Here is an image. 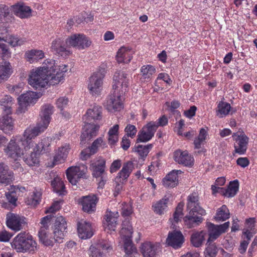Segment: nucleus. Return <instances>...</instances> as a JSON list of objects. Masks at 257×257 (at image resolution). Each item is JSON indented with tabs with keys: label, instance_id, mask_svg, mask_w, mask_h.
I'll use <instances>...</instances> for the list:
<instances>
[{
	"label": "nucleus",
	"instance_id": "1",
	"mask_svg": "<svg viewBox=\"0 0 257 257\" xmlns=\"http://www.w3.org/2000/svg\"><path fill=\"white\" fill-rule=\"evenodd\" d=\"M54 107L51 104L44 105L40 114V120L34 127H28L24 132L28 138L36 137L46 130L51 120Z\"/></svg>",
	"mask_w": 257,
	"mask_h": 257
},
{
	"label": "nucleus",
	"instance_id": "2",
	"mask_svg": "<svg viewBox=\"0 0 257 257\" xmlns=\"http://www.w3.org/2000/svg\"><path fill=\"white\" fill-rule=\"evenodd\" d=\"M50 77V85L59 84L64 78V75L68 70V66L62 64L56 65L55 61L47 59L43 62L42 66L39 67Z\"/></svg>",
	"mask_w": 257,
	"mask_h": 257
},
{
	"label": "nucleus",
	"instance_id": "3",
	"mask_svg": "<svg viewBox=\"0 0 257 257\" xmlns=\"http://www.w3.org/2000/svg\"><path fill=\"white\" fill-rule=\"evenodd\" d=\"M11 246L17 252H34L37 250V242L25 232L18 234L14 238Z\"/></svg>",
	"mask_w": 257,
	"mask_h": 257
},
{
	"label": "nucleus",
	"instance_id": "4",
	"mask_svg": "<svg viewBox=\"0 0 257 257\" xmlns=\"http://www.w3.org/2000/svg\"><path fill=\"white\" fill-rule=\"evenodd\" d=\"M25 136V132L21 138L22 145L24 146L25 154H26L24 157L25 162L30 166H33L38 164L39 156L40 153L36 152L34 147V142L32 141L35 137L28 138Z\"/></svg>",
	"mask_w": 257,
	"mask_h": 257
},
{
	"label": "nucleus",
	"instance_id": "5",
	"mask_svg": "<svg viewBox=\"0 0 257 257\" xmlns=\"http://www.w3.org/2000/svg\"><path fill=\"white\" fill-rule=\"evenodd\" d=\"M133 233V228L130 221L125 219L122 223L120 235L123 242V247L126 254L129 255L137 251L136 247L131 239Z\"/></svg>",
	"mask_w": 257,
	"mask_h": 257
},
{
	"label": "nucleus",
	"instance_id": "6",
	"mask_svg": "<svg viewBox=\"0 0 257 257\" xmlns=\"http://www.w3.org/2000/svg\"><path fill=\"white\" fill-rule=\"evenodd\" d=\"M50 77L39 67L31 71L28 78L29 84L36 89L50 85Z\"/></svg>",
	"mask_w": 257,
	"mask_h": 257
},
{
	"label": "nucleus",
	"instance_id": "7",
	"mask_svg": "<svg viewBox=\"0 0 257 257\" xmlns=\"http://www.w3.org/2000/svg\"><path fill=\"white\" fill-rule=\"evenodd\" d=\"M87 172V167L84 164H81L78 166H71L68 168L66 174L69 182L73 185H76L78 179L84 178Z\"/></svg>",
	"mask_w": 257,
	"mask_h": 257
},
{
	"label": "nucleus",
	"instance_id": "8",
	"mask_svg": "<svg viewBox=\"0 0 257 257\" xmlns=\"http://www.w3.org/2000/svg\"><path fill=\"white\" fill-rule=\"evenodd\" d=\"M91 41L85 35L75 34L67 39L66 44L79 50L84 49L91 45Z\"/></svg>",
	"mask_w": 257,
	"mask_h": 257
},
{
	"label": "nucleus",
	"instance_id": "9",
	"mask_svg": "<svg viewBox=\"0 0 257 257\" xmlns=\"http://www.w3.org/2000/svg\"><path fill=\"white\" fill-rule=\"evenodd\" d=\"M127 76L128 74L124 71L115 72L113 76V89L120 90L121 93H125L128 89L129 79Z\"/></svg>",
	"mask_w": 257,
	"mask_h": 257
},
{
	"label": "nucleus",
	"instance_id": "10",
	"mask_svg": "<svg viewBox=\"0 0 257 257\" xmlns=\"http://www.w3.org/2000/svg\"><path fill=\"white\" fill-rule=\"evenodd\" d=\"M41 95L40 93L31 91L21 95L18 98L19 103L18 111L21 113L25 112L27 106L31 103H35Z\"/></svg>",
	"mask_w": 257,
	"mask_h": 257
},
{
	"label": "nucleus",
	"instance_id": "11",
	"mask_svg": "<svg viewBox=\"0 0 257 257\" xmlns=\"http://www.w3.org/2000/svg\"><path fill=\"white\" fill-rule=\"evenodd\" d=\"M20 143L22 144L21 139L18 142L12 140L4 149L6 155L14 161L19 160L25 154L23 150L20 147Z\"/></svg>",
	"mask_w": 257,
	"mask_h": 257
},
{
	"label": "nucleus",
	"instance_id": "12",
	"mask_svg": "<svg viewBox=\"0 0 257 257\" xmlns=\"http://www.w3.org/2000/svg\"><path fill=\"white\" fill-rule=\"evenodd\" d=\"M229 224L228 221L221 225H215L210 223L208 225L209 235L208 242L213 241L217 239L222 233L225 232L229 226Z\"/></svg>",
	"mask_w": 257,
	"mask_h": 257
},
{
	"label": "nucleus",
	"instance_id": "13",
	"mask_svg": "<svg viewBox=\"0 0 257 257\" xmlns=\"http://www.w3.org/2000/svg\"><path fill=\"white\" fill-rule=\"evenodd\" d=\"M26 223L25 218L23 216L12 213H9L7 215V225L13 230H20Z\"/></svg>",
	"mask_w": 257,
	"mask_h": 257
},
{
	"label": "nucleus",
	"instance_id": "14",
	"mask_svg": "<svg viewBox=\"0 0 257 257\" xmlns=\"http://www.w3.org/2000/svg\"><path fill=\"white\" fill-rule=\"evenodd\" d=\"M103 77L101 73L97 72L89 78L88 88L92 95L100 93L102 89Z\"/></svg>",
	"mask_w": 257,
	"mask_h": 257
},
{
	"label": "nucleus",
	"instance_id": "15",
	"mask_svg": "<svg viewBox=\"0 0 257 257\" xmlns=\"http://www.w3.org/2000/svg\"><path fill=\"white\" fill-rule=\"evenodd\" d=\"M67 223L64 217L59 216L56 217L54 223V229L53 234L57 236L56 240L59 241H63L65 232H66Z\"/></svg>",
	"mask_w": 257,
	"mask_h": 257
},
{
	"label": "nucleus",
	"instance_id": "16",
	"mask_svg": "<svg viewBox=\"0 0 257 257\" xmlns=\"http://www.w3.org/2000/svg\"><path fill=\"white\" fill-rule=\"evenodd\" d=\"M174 158L176 162L186 167H191L194 164V158L187 151L177 150L174 152Z\"/></svg>",
	"mask_w": 257,
	"mask_h": 257
},
{
	"label": "nucleus",
	"instance_id": "17",
	"mask_svg": "<svg viewBox=\"0 0 257 257\" xmlns=\"http://www.w3.org/2000/svg\"><path fill=\"white\" fill-rule=\"evenodd\" d=\"M184 241L183 235L180 231L169 232L166 239V243L175 249L181 247Z\"/></svg>",
	"mask_w": 257,
	"mask_h": 257
},
{
	"label": "nucleus",
	"instance_id": "18",
	"mask_svg": "<svg viewBox=\"0 0 257 257\" xmlns=\"http://www.w3.org/2000/svg\"><path fill=\"white\" fill-rule=\"evenodd\" d=\"M124 93H121L120 90H113V93L110 95L107 101L108 105L112 109L119 111L122 108V96Z\"/></svg>",
	"mask_w": 257,
	"mask_h": 257
},
{
	"label": "nucleus",
	"instance_id": "19",
	"mask_svg": "<svg viewBox=\"0 0 257 257\" xmlns=\"http://www.w3.org/2000/svg\"><path fill=\"white\" fill-rule=\"evenodd\" d=\"M83 210L88 213H91L95 210L96 205V197L94 195L83 196L80 201Z\"/></svg>",
	"mask_w": 257,
	"mask_h": 257
},
{
	"label": "nucleus",
	"instance_id": "20",
	"mask_svg": "<svg viewBox=\"0 0 257 257\" xmlns=\"http://www.w3.org/2000/svg\"><path fill=\"white\" fill-rule=\"evenodd\" d=\"M105 168V160L100 157L94 160L90 165L92 175L96 178L99 177L103 174Z\"/></svg>",
	"mask_w": 257,
	"mask_h": 257
},
{
	"label": "nucleus",
	"instance_id": "21",
	"mask_svg": "<svg viewBox=\"0 0 257 257\" xmlns=\"http://www.w3.org/2000/svg\"><path fill=\"white\" fill-rule=\"evenodd\" d=\"M12 7L14 14L21 19L28 18L32 16V9L24 3H18Z\"/></svg>",
	"mask_w": 257,
	"mask_h": 257
},
{
	"label": "nucleus",
	"instance_id": "22",
	"mask_svg": "<svg viewBox=\"0 0 257 257\" xmlns=\"http://www.w3.org/2000/svg\"><path fill=\"white\" fill-rule=\"evenodd\" d=\"M160 249L158 243L146 242L142 244L141 252L144 257H156Z\"/></svg>",
	"mask_w": 257,
	"mask_h": 257
},
{
	"label": "nucleus",
	"instance_id": "23",
	"mask_svg": "<svg viewBox=\"0 0 257 257\" xmlns=\"http://www.w3.org/2000/svg\"><path fill=\"white\" fill-rule=\"evenodd\" d=\"M66 40L67 39H65L63 37H57L52 42L51 49L52 51L62 56L64 53L67 51V46H69L66 44Z\"/></svg>",
	"mask_w": 257,
	"mask_h": 257
},
{
	"label": "nucleus",
	"instance_id": "24",
	"mask_svg": "<svg viewBox=\"0 0 257 257\" xmlns=\"http://www.w3.org/2000/svg\"><path fill=\"white\" fill-rule=\"evenodd\" d=\"M118 216L116 211H107L105 215L104 226L105 230L108 231H114L117 225V219Z\"/></svg>",
	"mask_w": 257,
	"mask_h": 257
},
{
	"label": "nucleus",
	"instance_id": "25",
	"mask_svg": "<svg viewBox=\"0 0 257 257\" xmlns=\"http://www.w3.org/2000/svg\"><path fill=\"white\" fill-rule=\"evenodd\" d=\"M78 235L81 239L90 238L93 234V229L89 222L81 221L78 223Z\"/></svg>",
	"mask_w": 257,
	"mask_h": 257
},
{
	"label": "nucleus",
	"instance_id": "26",
	"mask_svg": "<svg viewBox=\"0 0 257 257\" xmlns=\"http://www.w3.org/2000/svg\"><path fill=\"white\" fill-rule=\"evenodd\" d=\"M102 107L99 106H94L92 108L87 110L83 119L85 123L92 122V121L99 120L101 118Z\"/></svg>",
	"mask_w": 257,
	"mask_h": 257
},
{
	"label": "nucleus",
	"instance_id": "27",
	"mask_svg": "<svg viewBox=\"0 0 257 257\" xmlns=\"http://www.w3.org/2000/svg\"><path fill=\"white\" fill-rule=\"evenodd\" d=\"M92 122L86 123L84 126V131L81 135L80 144H85V141L90 140L92 137L95 136L98 130L99 126L92 124Z\"/></svg>",
	"mask_w": 257,
	"mask_h": 257
},
{
	"label": "nucleus",
	"instance_id": "28",
	"mask_svg": "<svg viewBox=\"0 0 257 257\" xmlns=\"http://www.w3.org/2000/svg\"><path fill=\"white\" fill-rule=\"evenodd\" d=\"M195 213L196 212L189 211L188 214L183 218L185 225L187 228L195 227L202 222L203 217L201 216H197Z\"/></svg>",
	"mask_w": 257,
	"mask_h": 257
},
{
	"label": "nucleus",
	"instance_id": "29",
	"mask_svg": "<svg viewBox=\"0 0 257 257\" xmlns=\"http://www.w3.org/2000/svg\"><path fill=\"white\" fill-rule=\"evenodd\" d=\"M171 196V194H166L163 198L154 203L152 206L154 212L159 215L164 214L167 209L169 200Z\"/></svg>",
	"mask_w": 257,
	"mask_h": 257
},
{
	"label": "nucleus",
	"instance_id": "30",
	"mask_svg": "<svg viewBox=\"0 0 257 257\" xmlns=\"http://www.w3.org/2000/svg\"><path fill=\"white\" fill-rule=\"evenodd\" d=\"M181 170H173L163 180V185L167 188H174L178 184V175L181 174Z\"/></svg>",
	"mask_w": 257,
	"mask_h": 257
},
{
	"label": "nucleus",
	"instance_id": "31",
	"mask_svg": "<svg viewBox=\"0 0 257 257\" xmlns=\"http://www.w3.org/2000/svg\"><path fill=\"white\" fill-rule=\"evenodd\" d=\"M14 179L13 173L9 167L4 163L0 164V184H8Z\"/></svg>",
	"mask_w": 257,
	"mask_h": 257
},
{
	"label": "nucleus",
	"instance_id": "32",
	"mask_svg": "<svg viewBox=\"0 0 257 257\" xmlns=\"http://www.w3.org/2000/svg\"><path fill=\"white\" fill-rule=\"evenodd\" d=\"M69 150L70 147L68 144L59 148L54 157L53 162L51 167H53L56 164L64 162L67 158Z\"/></svg>",
	"mask_w": 257,
	"mask_h": 257
},
{
	"label": "nucleus",
	"instance_id": "33",
	"mask_svg": "<svg viewBox=\"0 0 257 257\" xmlns=\"http://www.w3.org/2000/svg\"><path fill=\"white\" fill-rule=\"evenodd\" d=\"M237 145L234 146L235 153L239 155L245 154L247 150L248 138L243 133L238 135V139H235Z\"/></svg>",
	"mask_w": 257,
	"mask_h": 257
},
{
	"label": "nucleus",
	"instance_id": "34",
	"mask_svg": "<svg viewBox=\"0 0 257 257\" xmlns=\"http://www.w3.org/2000/svg\"><path fill=\"white\" fill-rule=\"evenodd\" d=\"M134 164L131 161H127L123 164L122 168L118 173L117 177L115 179L116 182H121V179L124 181L127 179L130 174L134 169Z\"/></svg>",
	"mask_w": 257,
	"mask_h": 257
},
{
	"label": "nucleus",
	"instance_id": "35",
	"mask_svg": "<svg viewBox=\"0 0 257 257\" xmlns=\"http://www.w3.org/2000/svg\"><path fill=\"white\" fill-rule=\"evenodd\" d=\"M14 128L13 120L9 114H6L0 118V129L6 134L10 133Z\"/></svg>",
	"mask_w": 257,
	"mask_h": 257
},
{
	"label": "nucleus",
	"instance_id": "36",
	"mask_svg": "<svg viewBox=\"0 0 257 257\" xmlns=\"http://www.w3.org/2000/svg\"><path fill=\"white\" fill-rule=\"evenodd\" d=\"M132 57L131 51L126 47H121L117 51L116 59L118 63H129Z\"/></svg>",
	"mask_w": 257,
	"mask_h": 257
},
{
	"label": "nucleus",
	"instance_id": "37",
	"mask_svg": "<svg viewBox=\"0 0 257 257\" xmlns=\"http://www.w3.org/2000/svg\"><path fill=\"white\" fill-rule=\"evenodd\" d=\"M38 236L40 242L45 246H52L54 242L61 243L62 241H59L56 240L57 236L54 234V237H52L50 231H45L44 235H41L40 232H38Z\"/></svg>",
	"mask_w": 257,
	"mask_h": 257
},
{
	"label": "nucleus",
	"instance_id": "38",
	"mask_svg": "<svg viewBox=\"0 0 257 257\" xmlns=\"http://www.w3.org/2000/svg\"><path fill=\"white\" fill-rule=\"evenodd\" d=\"M44 57V53L42 50H31L25 53V57L30 63L37 62Z\"/></svg>",
	"mask_w": 257,
	"mask_h": 257
},
{
	"label": "nucleus",
	"instance_id": "39",
	"mask_svg": "<svg viewBox=\"0 0 257 257\" xmlns=\"http://www.w3.org/2000/svg\"><path fill=\"white\" fill-rule=\"evenodd\" d=\"M13 99L9 95H5L0 100V108L5 111L6 114H10L12 113V107Z\"/></svg>",
	"mask_w": 257,
	"mask_h": 257
},
{
	"label": "nucleus",
	"instance_id": "40",
	"mask_svg": "<svg viewBox=\"0 0 257 257\" xmlns=\"http://www.w3.org/2000/svg\"><path fill=\"white\" fill-rule=\"evenodd\" d=\"M205 232L203 231L194 232L190 238L191 243L196 247L200 246L205 240Z\"/></svg>",
	"mask_w": 257,
	"mask_h": 257
},
{
	"label": "nucleus",
	"instance_id": "41",
	"mask_svg": "<svg viewBox=\"0 0 257 257\" xmlns=\"http://www.w3.org/2000/svg\"><path fill=\"white\" fill-rule=\"evenodd\" d=\"M239 183L236 180L231 182L227 189L222 190V194L227 197H232L234 196L238 190Z\"/></svg>",
	"mask_w": 257,
	"mask_h": 257
},
{
	"label": "nucleus",
	"instance_id": "42",
	"mask_svg": "<svg viewBox=\"0 0 257 257\" xmlns=\"http://www.w3.org/2000/svg\"><path fill=\"white\" fill-rule=\"evenodd\" d=\"M230 217V213L226 205H222L216 211L214 219L217 221H223Z\"/></svg>",
	"mask_w": 257,
	"mask_h": 257
},
{
	"label": "nucleus",
	"instance_id": "43",
	"mask_svg": "<svg viewBox=\"0 0 257 257\" xmlns=\"http://www.w3.org/2000/svg\"><path fill=\"white\" fill-rule=\"evenodd\" d=\"M11 74V65L9 62H2L0 63V83L7 80Z\"/></svg>",
	"mask_w": 257,
	"mask_h": 257
},
{
	"label": "nucleus",
	"instance_id": "44",
	"mask_svg": "<svg viewBox=\"0 0 257 257\" xmlns=\"http://www.w3.org/2000/svg\"><path fill=\"white\" fill-rule=\"evenodd\" d=\"M141 79L142 81H149L156 72L155 67L152 65H144L141 68Z\"/></svg>",
	"mask_w": 257,
	"mask_h": 257
},
{
	"label": "nucleus",
	"instance_id": "45",
	"mask_svg": "<svg viewBox=\"0 0 257 257\" xmlns=\"http://www.w3.org/2000/svg\"><path fill=\"white\" fill-rule=\"evenodd\" d=\"M52 216L51 215H47L41 219L40 222V229L39 232H40L41 235H44L45 231H50V226L51 224Z\"/></svg>",
	"mask_w": 257,
	"mask_h": 257
},
{
	"label": "nucleus",
	"instance_id": "46",
	"mask_svg": "<svg viewBox=\"0 0 257 257\" xmlns=\"http://www.w3.org/2000/svg\"><path fill=\"white\" fill-rule=\"evenodd\" d=\"M218 110L216 111L217 115L219 117H222L223 116L227 115L230 110L231 106L229 103L220 101L217 106Z\"/></svg>",
	"mask_w": 257,
	"mask_h": 257
},
{
	"label": "nucleus",
	"instance_id": "47",
	"mask_svg": "<svg viewBox=\"0 0 257 257\" xmlns=\"http://www.w3.org/2000/svg\"><path fill=\"white\" fill-rule=\"evenodd\" d=\"M51 185L55 192L59 193L60 195L63 194L65 189V185L59 177H55L51 182Z\"/></svg>",
	"mask_w": 257,
	"mask_h": 257
},
{
	"label": "nucleus",
	"instance_id": "48",
	"mask_svg": "<svg viewBox=\"0 0 257 257\" xmlns=\"http://www.w3.org/2000/svg\"><path fill=\"white\" fill-rule=\"evenodd\" d=\"M50 139L48 138H44L42 140V141L39 144H36L34 143V147L35 148L36 152H41L44 150V151H48V148L50 145Z\"/></svg>",
	"mask_w": 257,
	"mask_h": 257
},
{
	"label": "nucleus",
	"instance_id": "49",
	"mask_svg": "<svg viewBox=\"0 0 257 257\" xmlns=\"http://www.w3.org/2000/svg\"><path fill=\"white\" fill-rule=\"evenodd\" d=\"M152 147V144L146 146L138 145L135 148V152H137L142 158H145L148 155Z\"/></svg>",
	"mask_w": 257,
	"mask_h": 257
},
{
	"label": "nucleus",
	"instance_id": "50",
	"mask_svg": "<svg viewBox=\"0 0 257 257\" xmlns=\"http://www.w3.org/2000/svg\"><path fill=\"white\" fill-rule=\"evenodd\" d=\"M187 207L189 211L196 212L201 215H204L206 214L205 210L200 207L199 201L196 203H193L191 205H190V202H188Z\"/></svg>",
	"mask_w": 257,
	"mask_h": 257
},
{
	"label": "nucleus",
	"instance_id": "51",
	"mask_svg": "<svg viewBox=\"0 0 257 257\" xmlns=\"http://www.w3.org/2000/svg\"><path fill=\"white\" fill-rule=\"evenodd\" d=\"M4 41L7 42L13 47H15L20 45V40L18 38L12 35L4 36L3 37L0 36V41Z\"/></svg>",
	"mask_w": 257,
	"mask_h": 257
},
{
	"label": "nucleus",
	"instance_id": "52",
	"mask_svg": "<svg viewBox=\"0 0 257 257\" xmlns=\"http://www.w3.org/2000/svg\"><path fill=\"white\" fill-rule=\"evenodd\" d=\"M158 127V124H157L156 122H150L148 123L143 129L146 130L147 134L149 135L148 137L149 138H152Z\"/></svg>",
	"mask_w": 257,
	"mask_h": 257
},
{
	"label": "nucleus",
	"instance_id": "53",
	"mask_svg": "<svg viewBox=\"0 0 257 257\" xmlns=\"http://www.w3.org/2000/svg\"><path fill=\"white\" fill-rule=\"evenodd\" d=\"M217 253L216 245L213 243H209L205 251V257H215Z\"/></svg>",
	"mask_w": 257,
	"mask_h": 257
},
{
	"label": "nucleus",
	"instance_id": "54",
	"mask_svg": "<svg viewBox=\"0 0 257 257\" xmlns=\"http://www.w3.org/2000/svg\"><path fill=\"white\" fill-rule=\"evenodd\" d=\"M183 204L180 203L177 205L176 210L173 214L174 217V222L177 223L180 220V218H181L183 216Z\"/></svg>",
	"mask_w": 257,
	"mask_h": 257
},
{
	"label": "nucleus",
	"instance_id": "55",
	"mask_svg": "<svg viewBox=\"0 0 257 257\" xmlns=\"http://www.w3.org/2000/svg\"><path fill=\"white\" fill-rule=\"evenodd\" d=\"M40 197V193L37 192H34L33 195L30 198H28L26 202L27 204L31 205L34 207H35L39 203Z\"/></svg>",
	"mask_w": 257,
	"mask_h": 257
},
{
	"label": "nucleus",
	"instance_id": "56",
	"mask_svg": "<svg viewBox=\"0 0 257 257\" xmlns=\"http://www.w3.org/2000/svg\"><path fill=\"white\" fill-rule=\"evenodd\" d=\"M96 248H98L99 250L101 248L103 250H109L111 249V247L107 240H101L98 241L95 245H94Z\"/></svg>",
	"mask_w": 257,
	"mask_h": 257
},
{
	"label": "nucleus",
	"instance_id": "57",
	"mask_svg": "<svg viewBox=\"0 0 257 257\" xmlns=\"http://www.w3.org/2000/svg\"><path fill=\"white\" fill-rule=\"evenodd\" d=\"M102 142L103 140L101 138H98L93 142L92 145L88 148L91 154H95L97 152L98 148L101 145Z\"/></svg>",
	"mask_w": 257,
	"mask_h": 257
},
{
	"label": "nucleus",
	"instance_id": "58",
	"mask_svg": "<svg viewBox=\"0 0 257 257\" xmlns=\"http://www.w3.org/2000/svg\"><path fill=\"white\" fill-rule=\"evenodd\" d=\"M89 255L91 257H105L102 252L92 245L89 247Z\"/></svg>",
	"mask_w": 257,
	"mask_h": 257
},
{
	"label": "nucleus",
	"instance_id": "59",
	"mask_svg": "<svg viewBox=\"0 0 257 257\" xmlns=\"http://www.w3.org/2000/svg\"><path fill=\"white\" fill-rule=\"evenodd\" d=\"M68 103V99L65 97H61L59 98L56 102L57 107L60 109L61 111L65 107Z\"/></svg>",
	"mask_w": 257,
	"mask_h": 257
},
{
	"label": "nucleus",
	"instance_id": "60",
	"mask_svg": "<svg viewBox=\"0 0 257 257\" xmlns=\"http://www.w3.org/2000/svg\"><path fill=\"white\" fill-rule=\"evenodd\" d=\"M62 202V201L61 200L55 201L48 209L46 210L45 213H54L59 210L61 208L60 204Z\"/></svg>",
	"mask_w": 257,
	"mask_h": 257
},
{
	"label": "nucleus",
	"instance_id": "61",
	"mask_svg": "<svg viewBox=\"0 0 257 257\" xmlns=\"http://www.w3.org/2000/svg\"><path fill=\"white\" fill-rule=\"evenodd\" d=\"M148 135H149L147 134L146 130L143 129L138 136L137 142H146L150 140L152 138H149Z\"/></svg>",
	"mask_w": 257,
	"mask_h": 257
},
{
	"label": "nucleus",
	"instance_id": "62",
	"mask_svg": "<svg viewBox=\"0 0 257 257\" xmlns=\"http://www.w3.org/2000/svg\"><path fill=\"white\" fill-rule=\"evenodd\" d=\"M125 131L126 133V137L133 138L136 134L137 129L135 125L128 124L125 128Z\"/></svg>",
	"mask_w": 257,
	"mask_h": 257
},
{
	"label": "nucleus",
	"instance_id": "63",
	"mask_svg": "<svg viewBox=\"0 0 257 257\" xmlns=\"http://www.w3.org/2000/svg\"><path fill=\"white\" fill-rule=\"evenodd\" d=\"M13 234L4 230L0 231V241H9L12 237Z\"/></svg>",
	"mask_w": 257,
	"mask_h": 257
},
{
	"label": "nucleus",
	"instance_id": "64",
	"mask_svg": "<svg viewBox=\"0 0 257 257\" xmlns=\"http://www.w3.org/2000/svg\"><path fill=\"white\" fill-rule=\"evenodd\" d=\"M132 208L130 204L126 203L122 204L121 214L123 216H128L132 214Z\"/></svg>",
	"mask_w": 257,
	"mask_h": 257
}]
</instances>
